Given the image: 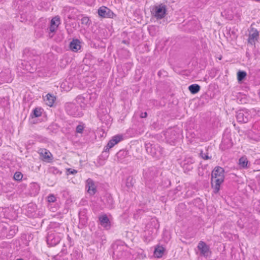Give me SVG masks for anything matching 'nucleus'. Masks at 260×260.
<instances>
[{"mask_svg": "<svg viewBox=\"0 0 260 260\" xmlns=\"http://www.w3.org/2000/svg\"><path fill=\"white\" fill-rule=\"evenodd\" d=\"M121 242H117L113 245V258L115 260H134V256L128 247Z\"/></svg>", "mask_w": 260, "mask_h": 260, "instance_id": "obj_1", "label": "nucleus"}, {"mask_svg": "<svg viewBox=\"0 0 260 260\" xmlns=\"http://www.w3.org/2000/svg\"><path fill=\"white\" fill-rule=\"evenodd\" d=\"M158 171L155 167H151L144 170L143 177L146 185L150 187L156 181L158 177Z\"/></svg>", "mask_w": 260, "mask_h": 260, "instance_id": "obj_2", "label": "nucleus"}, {"mask_svg": "<svg viewBox=\"0 0 260 260\" xmlns=\"http://www.w3.org/2000/svg\"><path fill=\"white\" fill-rule=\"evenodd\" d=\"M167 6L164 4H156L151 11L152 15L157 20L161 19L167 15Z\"/></svg>", "mask_w": 260, "mask_h": 260, "instance_id": "obj_3", "label": "nucleus"}, {"mask_svg": "<svg viewBox=\"0 0 260 260\" xmlns=\"http://www.w3.org/2000/svg\"><path fill=\"white\" fill-rule=\"evenodd\" d=\"M62 237V235L59 233L50 231L46 237L47 243L50 247L55 246L60 242Z\"/></svg>", "mask_w": 260, "mask_h": 260, "instance_id": "obj_4", "label": "nucleus"}, {"mask_svg": "<svg viewBox=\"0 0 260 260\" xmlns=\"http://www.w3.org/2000/svg\"><path fill=\"white\" fill-rule=\"evenodd\" d=\"M65 110L69 115L74 117H81L83 115L79 106L73 103H66Z\"/></svg>", "mask_w": 260, "mask_h": 260, "instance_id": "obj_5", "label": "nucleus"}, {"mask_svg": "<svg viewBox=\"0 0 260 260\" xmlns=\"http://www.w3.org/2000/svg\"><path fill=\"white\" fill-rule=\"evenodd\" d=\"M123 139L122 135H117L113 136L109 141L106 146H105L103 153H107L109 151V149L112 148L115 145L120 142Z\"/></svg>", "mask_w": 260, "mask_h": 260, "instance_id": "obj_6", "label": "nucleus"}, {"mask_svg": "<svg viewBox=\"0 0 260 260\" xmlns=\"http://www.w3.org/2000/svg\"><path fill=\"white\" fill-rule=\"evenodd\" d=\"M165 138L168 143L173 145L179 136V134L175 130L170 128L166 131L164 134Z\"/></svg>", "mask_w": 260, "mask_h": 260, "instance_id": "obj_7", "label": "nucleus"}, {"mask_svg": "<svg viewBox=\"0 0 260 260\" xmlns=\"http://www.w3.org/2000/svg\"><path fill=\"white\" fill-rule=\"evenodd\" d=\"M236 118L238 122L245 123L249 121L250 116L246 110L241 109L237 112Z\"/></svg>", "mask_w": 260, "mask_h": 260, "instance_id": "obj_8", "label": "nucleus"}, {"mask_svg": "<svg viewBox=\"0 0 260 260\" xmlns=\"http://www.w3.org/2000/svg\"><path fill=\"white\" fill-rule=\"evenodd\" d=\"M99 15L103 18H113L116 17V15L108 7L105 6L101 7L98 9Z\"/></svg>", "mask_w": 260, "mask_h": 260, "instance_id": "obj_9", "label": "nucleus"}, {"mask_svg": "<svg viewBox=\"0 0 260 260\" xmlns=\"http://www.w3.org/2000/svg\"><path fill=\"white\" fill-rule=\"evenodd\" d=\"M198 248L202 256L208 257L211 254L209 246L205 242L200 241L198 245Z\"/></svg>", "mask_w": 260, "mask_h": 260, "instance_id": "obj_10", "label": "nucleus"}, {"mask_svg": "<svg viewBox=\"0 0 260 260\" xmlns=\"http://www.w3.org/2000/svg\"><path fill=\"white\" fill-rule=\"evenodd\" d=\"M41 159L46 162H50L52 160L53 157L51 152L46 149L40 148L38 151Z\"/></svg>", "mask_w": 260, "mask_h": 260, "instance_id": "obj_11", "label": "nucleus"}, {"mask_svg": "<svg viewBox=\"0 0 260 260\" xmlns=\"http://www.w3.org/2000/svg\"><path fill=\"white\" fill-rule=\"evenodd\" d=\"M103 201L107 208L112 209L114 208V201L110 194L106 193L104 197Z\"/></svg>", "mask_w": 260, "mask_h": 260, "instance_id": "obj_12", "label": "nucleus"}, {"mask_svg": "<svg viewBox=\"0 0 260 260\" xmlns=\"http://www.w3.org/2000/svg\"><path fill=\"white\" fill-rule=\"evenodd\" d=\"M224 170L221 167L216 166L212 172V178H221L224 179Z\"/></svg>", "mask_w": 260, "mask_h": 260, "instance_id": "obj_13", "label": "nucleus"}, {"mask_svg": "<svg viewBox=\"0 0 260 260\" xmlns=\"http://www.w3.org/2000/svg\"><path fill=\"white\" fill-rule=\"evenodd\" d=\"M87 210L86 209H82L79 212V222L82 225H85L87 223Z\"/></svg>", "mask_w": 260, "mask_h": 260, "instance_id": "obj_14", "label": "nucleus"}, {"mask_svg": "<svg viewBox=\"0 0 260 260\" xmlns=\"http://www.w3.org/2000/svg\"><path fill=\"white\" fill-rule=\"evenodd\" d=\"M232 146L233 142L231 139L228 137H223L220 145V148L222 151H224L232 148Z\"/></svg>", "mask_w": 260, "mask_h": 260, "instance_id": "obj_15", "label": "nucleus"}, {"mask_svg": "<svg viewBox=\"0 0 260 260\" xmlns=\"http://www.w3.org/2000/svg\"><path fill=\"white\" fill-rule=\"evenodd\" d=\"M99 220L100 221L101 225L106 229L109 230L111 228V223L109 218L106 214H104L99 217Z\"/></svg>", "mask_w": 260, "mask_h": 260, "instance_id": "obj_16", "label": "nucleus"}, {"mask_svg": "<svg viewBox=\"0 0 260 260\" xmlns=\"http://www.w3.org/2000/svg\"><path fill=\"white\" fill-rule=\"evenodd\" d=\"M259 32L256 29L252 28L249 32L248 42L251 45L255 44V41L257 40Z\"/></svg>", "mask_w": 260, "mask_h": 260, "instance_id": "obj_17", "label": "nucleus"}, {"mask_svg": "<svg viewBox=\"0 0 260 260\" xmlns=\"http://www.w3.org/2000/svg\"><path fill=\"white\" fill-rule=\"evenodd\" d=\"M86 187L88 188V192L91 195H93L96 191V188L92 179L88 178L86 180Z\"/></svg>", "mask_w": 260, "mask_h": 260, "instance_id": "obj_18", "label": "nucleus"}, {"mask_svg": "<svg viewBox=\"0 0 260 260\" xmlns=\"http://www.w3.org/2000/svg\"><path fill=\"white\" fill-rule=\"evenodd\" d=\"M146 150L148 153L150 154L153 157H158L159 151L156 150V146L150 143L145 145Z\"/></svg>", "mask_w": 260, "mask_h": 260, "instance_id": "obj_19", "label": "nucleus"}, {"mask_svg": "<svg viewBox=\"0 0 260 260\" xmlns=\"http://www.w3.org/2000/svg\"><path fill=\"white\" fill-rule=\"evenodd\" d=\"M80 41L78 39H73L70 43V49L73 52H77L81 48Z\"/></svg>", "mask_w": 260, "mask_h": 260, "instance_id": "obj_20", "label": "nucleus"}, {"mask_svg": "<svg viewBox=\"0 0 260 260\" xmlns=\"http://www.w3.org/2000/svg\"><path fill=\"white\" fill-rule=\"evenodd\" d=\"M55 99L56 98L54 96L52 95V94H51L50 93H48L46 95V98L44 99V100L46 102V104L48 106L51 107L53 106Z\"/></svg>", "mask_w": 260, "mask_h": 260, "instance_id": "obj_21", "label": "nucleus"}, {"mask_svg": "<svg viewBox=\"0 0 260 260\" xmlns=\"http://www.w3.org/2000/svg\"><path fill=\"white\" fill-rule=\"evenodd\" d=\"M248 160L246 156H244L240 157L239 159V165L241 168L247 169L249 167L248 166Z\"/></svg>", "mask_w": 260, "mask_h": 260, "instance_id": "obj_22", "label": "nucleus"}, {"mask_svg": "<svg viewBox=\"0 0 260 260\" xmlns=\"http://www.w3.org/2000/svg\"><path fill=\"white\" fill-rule=\"evenodd\" d=\"M201 87L199 84H193L189 86L188 90L191 94L197 93L200 90Z\"/></svg>", "mask_w": 260, "mask_h": 260, "instance_id": "obj_23", "label": "nucleus"}, {"mask_svg": "<svg viewBox=\"0 0 260 260\" xmlns=\"http://www.w3.org/2000/svg\"><path fill=\"white\" fill-rule=\"evenodd\" d=\"M8 228L9 225L7 223L4 222L0 223V234L2 236L6 235Z\"/></svg>", "mask_w": 260, "mask_h": 260, "instance_id": "obj_24", "label": "nucleus"}, {"mask_svg": "<svg viewBox=\"0 0 260 260\" xmlns=\"http://www.w3.org/2000/svg\"><path fill=\"white\" fill-rule=\"evenodd\" d=\"M128 154V152L125 150H120L116 154L118 161H122Z\"/></svg>", "mask_w": 260, "mask_h": 260, "instance_id": "obj_25", "label": "nucleus"}, {"mask_svg": "<svg viewBox=\"0 0 260 260\" xmlns=\"http://www.w3.org/2000/svg\"><path fill=\"white\" fill-rule=\"evenodd\" d=\"M8 233L6 234V236L7 238L10 239L13 237L16 234V231H18L17 228L15 226L9 227Z\"/></svg>", "mask_w": 260, "mask_h": 260, "instance_id": "obj_26", "label": "nucleus"}, {"mask_svg": "<svg viewBox=\"0 0 260 260\" xmlns=\"http://www.w3.org/2000/svg\"><path fill=\"white\" fill-rule=\"evenodd\" d=\"M164 252V248L162 247L159 246L155 249L154 254L156 257L159 258L162 256Z\"/></svg>", "mask_w": 260, "mask_h": 260, "instance_id": "obj_27", "label": "nucleus"}, {"mask_svg": "<svg viewBox=\"0 0 260 260\" xmlns=\"http://www.w3.org/2000/svg\"><path fill=\"white\" fill-rule=\"evenodd\" d=\"M42 108H35L32 113L30 115V116L32 118L34 117H38L41 116L42 112Z\"/></svg>", "mask_w": 260, "mask_h": 260, "instance_id": "obj_28", "label": "nucleus"}, {"mask_svg": "<svg viewBox=\"0 0 260 260\" xmlns=\"http://www.w3.org/2000/svg\"><path fill=\"white\" fill-rule=\"evenodd\" d=\"M247 73L244 71H239L237 72V80L239 82L242 81L246 77Z\"/></svg>", "mask_w": 260, "mask_h": 260, "instance_id": "obj_29", "label": "nucleus"}, {"mask_svg": "<svg viewBox=\"0 0 260 260\" xmlns=\"http://www.w3.org/2000/svg\"><path fill=\"white\" fill-rule=\"evenodd\" d=\"M211 187L213 189V191L215 194L217 193L220 188V185L218 183H216L213 182V180H211Z\"/></svg>", "mask_w": 260, "mask_h": 260, "instance_id": "obj_30", "label": "nucleus"}, {"mask_svg": "<svg viewBox=\"0 0 260 260\" xmlns=\"http://www.w3.org/2000/svg\"><path fill=\"white\" fill-rule=\"evenodd\" d=\"M49 173L54 175H60L62 172L55 167H51L48 169Z\"/></svg>", "mask_w": 260, "mask_h": 260, "instance_id": "obj_31", "label": "nucleus"}, {"mask_svg": "<svg viewBox=\"0 0 260 260\" xmlns=\"http://www.w3.org/2000/svg\"><path fill=\"white\" fill-rule=\"evenodd\" d=\"M36 207L32 204L28 205L27 216H33L32 213L35 212Z\"/></svg>", "mask_w": 260, "mask_h": 260, "instance_id": "obj_32", "label": "nucleus"}, {"mask_svg": "<svg viewBox=\"0 0 260 260\" xmlns=\"http://www.w3.org/2000/svg\"><path fill=\"white\" fill-rule=\"evenodd\" d=\"M135 180L132 177H128L126 179V185L128 188H130L134 185Z\"/></svg>", "mask_w": 260, "mask_h": 260, "instance_id": "obj_33", "label": "nucleus"}, {"mask_svg": "<svg viewBox=\"0 0 260 260\" xmlns=\"http://www.w3.org/2000/svg\"><path fill=\"white\" fill-rule=\"evenodd\" d=\"M60 24V18L58 16L53 17L50 22V24L53 25H59Z\"/></svg>", "mask_w": 260, "mask_h": 260, "instance_id": "obj_34", "label": "nucleus"}, {"mask_svg": "<svg viewBox=\"0 0 260 260\" xmlns=\"http://www.w3.org/2000/svg\"><path fill=\"white\" fill-rule=\"evenodd\" d=\"M23 177V174L20 172H16L14 175V179L16 181H20Z\"/></svg>", "mask_w": 260, "mask_h": 260, "instance_id": "obj_35", "label": "nucleus"}, {"mask_svg": "<svg viewBox=\"0 0 260 260\" xmlns=\"http://www.w3.org/2000/svg\"><path fill=\"white\" fill-rule=\"evenodd\" d=\"M81 23L88 26L90 24V21L88 17H83L81 19Z\"/></svg>", "mask_w": 260, "mask_h": 260, "instance_id": "obj_36", "label": "nucleus"}, {"mask_svg": "<svg viewBox=\"0 0 260 260\" xmlns=\"http://www.w3.org/2000/svg\"><path fill=\"white\" fill-rule=\"evenodd\" d=\"M47 201L49 203H54L56 201V198L54 194H51L48 196Z\"/></svg>", "mask_w": 260, "mask_h": 260, "instance_id": "obj_37", "label": "nucleus"}, {"mask_svg": "<svg viewBox=\"0 0 260 260\" xmlns=\"http://www.w3.org/2000/svg\"><path fill=\"white\" fill-rule=\"evenodd\" d=\"M84 129V126L83 124V125H81V124L78 125L76 128V132L77 133L82 134Z\"/></svg>", "mask_w": 260, "mask_h": 260, "instance_id": "obj_38", "label": "nucleus"}, {"mask_svg": "<svg viewBox=\"0 0 260 260\" xmlns=\"http://www.w3.org/2000/svg\"><path fill=\"white\" fill-rule=\"evenodd\" d=\"M213 180V182H215L216 183H218L219 184H221L223 181L224 179L223 178H212L211 177V180Z\"/></svg>", "mask_w": 260, "mask_h": 260, "instance_id": "obj_39", "label": "nucleus"}, {"mask_svg": "<svg viewBox=\"0 0 260 260\" xmlns=\"http://www.w3.org/2000/svg\"><path fill=\"white\" fill-rule=\"evenodd\" d=\"M22 68L26 70L27 71H28L29 72H32V71L30 70V69L29 68V66H28L27 65V62L24 61L23 62H22L21 63Z\"/></svg>", "mask_w": 260, "mask_h": 260, "instance_id": "obj_40", "label": "nucleus"}, {"mask_svg": "<svg viewBox=\"0 0 260 260\" xmlns=\"http://www.w3.org/2000/svg\"><path fill=\"white\" fill-rule=\"evenodd\" d=\"M76 173H77V171L75 169H73L72 168L67 169V175H69L70 174L74 175V174H76Z\"/></svg>", "mask_w": 260, "mask_h": 260, "instance_id": "obj_41", "label": "nucleus"}, {"mask_svg": "<svg viewBox=\"0 0 260 260\" xmlns=\"http://www.w3.org/2000/svg\"><path fill=\"white\" fill-rule=\"evenodd\" d=\"M200 155L202 158L205 160H207L211 158V156L209 157L207 153H205L203 151H201Z\"/></svg>", "mask_w": 260, "mask_h": 260, "instance_id": "obj_42", "label": "nucleus"}, {"mask_svg": "<svg viewBox=\"0 0 260 260\" xmlns=\"http://www.w3.org/2000/svg\"><path fill=\"white\" fill-rule=\"evenodd\" d=\"M68 83L67 81H65V82H62L61 84V87H62V88H63L64 90L68 91V90H70V89L71 88H72V86H68L67 88H66V85H67V84Z\"/></svg>", "mask_w": 260, "mask_h": 260, "instance_id": "obj_43", "label": "nucleus"}, {"mask_svg": "<svg viewBox=\"0 0 260 260\" xmlns=\"http://www.w3.org/2000/svg\"><path fill=\"white\" fill-rule=\"evenodd\" d=\"M58 25H53L52 24H50V26L49 27V31L51 32H54L56 31Z\"/></svg>", "mask_w": 260, "mask_h": 260, "instance_id": "obj_44", "label": "nucleus"}, {"mask_svg": "<svg viewBox=\"0 0 260 260\" xmlns=\"http://www.w3.org/2000/svg\"><path fill=\"white\" fill-rule=\"evenodd\" d=\"M33 186L36 189V193H38V191L39 190V187L38 186V185L36 183H33Z\"/></svg>", "mask_w": 260, "mask_h": 260, "instance_id": "obj_45", "label": "nucleus"}, {"mask_svg": "<svg viewBox=\"0 0 260 260\" xmlns=\"http://www.w3.org/2000/svg\"><path fill=\"white\" fill-rule=\"evenodd\" d=\"M147 116V112H142L140 114L141 118H146Z\"/></svg>", "mask_w": 260, "mask_h": 260, "instance_id": "obj_46", "label": "nucleus"}, {"mask_svg": "<svg viewBox=\"0 0 260 260\" xmlns=\"http://www.w3.org/2000/svg\"><path fill=\"white\" fill-rule=\"evenodd\" d=\"M230 34L231 35H233L234 36V38H236V34H235V32H234V30L231 31H230Z\"/></svg>", "mask_w": 260, "mask_h": 260, "instance_id": "obj_47", "label": "nucleus"}, {"mask_svg": "<svg viewBox=\"0 0 260 260\" xmlns=\"http://www.w3.org/2000/svg\"><path fill=\"white\" fill-rule=\"evenodd\" d=\"M180 187H177L176 188L175 190H176V191H177H177H179V190H180Z\"/></svg>", "mask_w": 260, "mask_h": 260, "instance_id": "obj_48", "label": "nucleus"}, {"mask_svg": "<svg viewBox=\"0 0 260 260\" xmlns=\"http://www.w3.org/2000/svg\"><path fill=\"white\" fill-rule=\"evenodd\" d=\"M158 75H160V72H158Z\"/></svg>", "mask_w": 260, "mask_h": 260, "instance_id": "obj_49", "label": "nucleus"}, {"mask_svg": "<svg viewBox=\"0 0 260 260\" xmlns=\"http://www.w3.org/2000/svg\"><path fill=\"white\" fill-rule=\"evenodd\" d=\"M158 75H160V72H158Z\"/></svg>", "mask_w": 260, "mask_h": 260, "instance_id": "obj_50", "label": "nucleus"}, {"mask_svg": "<svg viewBox=\"0 0 260 260\" xmlns=\"http://www.w3.org/2000/svg\"><path fill=\"white\" fill-rule=\"evenodd\" d=\"M123 42L124 43H125V41H123Z\"/></svg>", "mask_w": 260, "mask_h": 260, "instance_id": "obj_51", "label": "nucleus"}, {"mask_svg": "<svg viewBox=\"0 0 260 260\" xmlns=\"http://www.w3.org/2000/svg\"><path fill=\"white\" fill-rule=\"evenodd\" d=\"M258 2H260V0H258Z\"/></svg>", "mask_w": 260, "mask_h": 260, "instance_id": "obj_52", "label": "nucleus"}]
</instances>
